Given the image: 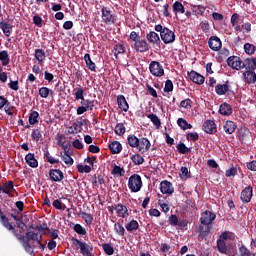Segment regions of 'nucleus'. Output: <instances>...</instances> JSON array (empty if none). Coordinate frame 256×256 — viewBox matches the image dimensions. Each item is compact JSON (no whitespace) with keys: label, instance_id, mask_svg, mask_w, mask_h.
Returning <instances> with one entry per match:
<instances>
[{"label":"nucleus","instance_id":"nucleus-1","mask_svg":"<svg viewBox=\"0 0 256 256\" xmlns=\"http://www.w3.org/2000/svg\"><path fill=\"white\" fill-rule=\"evenodd\" d=\"M143 187V180L139 174L131 175L128 179V189L131 193H139Z\"/></svg>","mask_w":256,"mask_h":256},{"label":"nucleus","instance_id":"nucleus-2","mask_svg":"<svg viewBox=\"0 0 256 256\" xmlns=\"http://www.w3.org/2000/svg\"><path fill=\"white\" fill-rule=\"evenodd\" d=\"M101 13H102V21L106 25H113L115 24V21H117V16L115 15V13H113V11H111V8L103 7L101 9Z\"/></svg>","mask_w":256,"mask_h":256},{"label":"nucleus","instance_id":"nucleus-3","mask_svg":"<svg viewBox=\"0 0 256 256\" xmlns=\"http://www.w3.org/2000/svg\"><path fill=\"white\" fill-rule=\"evenodd\" d=\"M149 71L154 77H163L165 75V69H163V65L157 61L150 62Z\"/></svg>","mask_w":256,"mask_h":256},{"label":"nucleus","instance_id":"nucleus-4","mask_svg":"<svg viewBox=\"0 0 256 256\" xmlns=\"http://www.w3.org/2000/svg\"><path fill=\"white\" fill-rule=\"evenodd\" d=\"M160 37L163 41V43H165V45H169L171 43H175V32H173V30L164 27L162 34H160Z\"/></svg>","mask_w":256,"mask_h":256},{"label":"nucleus","instance_id":"nucleus-5","mask_svg":"<svg viewBox=\"0 0 256 256\" xmlns=\"http://www.w3.org/2000/svg\"><path fill=\"white\" fill-rule=\"evenodd\" d=\"M244 63L241 61V58L237 56H230L227 59V65L228 67H231L232 69H235L236 71H241V69H244Z\"/></svg>","mask_w":256,"mask_h":256},{"label":"nucleus","instance_id":"nucleus-6","mask_svg":"<svg viewBox=\"0 0 256 256\" xmlns=\"http://www.w3.org/2000/svg\"><path fill=\"white\" fill-rule=\"evenodd\" d=\"M74 245H79V249L82 255L93 256V253H91V251H93V245H89L85 242H81V240L79 239L74 240Z\"/></svg>","mask_w":256,"mask_h":256},{"label":"nucleus","instance_id":"nucleus-7","mask_svg":"<svg viewBox=\"0 0 256 256\" xmlns=\"http://www.w3.org/2000/svg\"><path fill=\"white\" fill-rule=\"evenodd\" d=\"M214 219H217V215L209 210H206L201 213L200 223L202 225H211Z\"/></svg>","mask_w":256,"mask_h":256},{"label":"nucleus","instance_id":"nucleus-8","mask_svg":"<svg viewBox=\"0 0 256 256\" xmlns=\"http://www.w3.org/2000/svg\"><path fill=\"white\" fill-rule=\"evenodd\" d=\"M242 81L248 85H255L256 83V73L255 70H245L242 74Z\"/></svg>","mask_w":256,"mask_h":256},{"label":"nucleus","instance_id":"nucleus-9","mask_svg":"<svg viewBox=\"0 0 256 256\" xmlns=\"http://www.w3.org/2000/svg\"><path fill=\"white\" fill-rule=\"evenodd\" d=\"M208 47L211 49V51H221L223 44L219 37L211 36L208 40Z\"/></svg>","mask_w":256,"mask_h":256},{"label":"nucleus","instance_id":"nucleus-10","mask_svg":"<svg viewBox=\"0 0 256 256\" xmlns=\"http://www.w3.org/2000/svg\"><path fill=\"white\" fill-rule=\"evenodd\" d=\"M240 199L243 203H251V199H253V187H245L240 194Z\"/></svg>","mask_w":256,"mask_h":256},{"label":"nucleus","instance_id":"nucleus-11","mask_svg":"<svg viewBox=\"0 0 256 256\" xmlns=\"http://www.w3.org/2000/svg\"><path fill=\"white\" fill-rule=\"evenodd\" d=\"M160 191L163 195H173L175 188L171 182L164 180L160 183Z\"/></svg>","mask_w":256,"mask_h":256},{"label":"nucleus","instance_id":"nucleus-12","mask_svg":"<svg viewBox=\"0 0 256 256\" xmlns=\"http://www.w3.org/2000/svg\"><path fill=\"white\" fill-rule=\"evenodd\" d=\"M13 191H15V185L13 184V181H8L2 186L0 185V195L5 193L8 195V197H13Z\"/></svg>","mask_w":256,"mask_h":256},{"label":"nucleus","instance_id":"nucleus-13","mask_svg":"<svg viewBox=\"0 0 256 256\" xmlns=\"http://www.w3.org/2000/svg\"><path fill=\"white\" fill-rule=\"evenodd\" d=\"M203 130L209 135H215L217 133V124L213 120H206L203 124Z\"/></svg>","mask_w":256,"mask_h":256},{"label":"nucleus","instance_id":"nucleus-14","mask_svg":"<svg viewBox=\"0 0 256 256\" xmlns=\"http://www.w3.org/2000/svg\"><path fill=\"white\" fill-rule=\"evenodd\" d=\"M134 49L138 53H146V51H149V43H147L146 40L143 39H138L134 43Z\"/></svg>","mask_w":256,"mask_h":256},{"label":"nucleus","instance_id":"nucleus-15","mask_svg":"<svg viewBox=\"0 0 256 256\" xmlns=\"http://www.w3.org/2000/svg\"><path fill=\"white\" fill-rule=\"evenodd\" d=\"M137 149L140 153H147L151 149V142L147 138H141L138 140Z\"/></svg>","mask_w":256,"mask_h":256},{"label":"nucleus","instance_id":"nucleus-16","mask_svg":"<svg viewBox=\"0 0 256 256\" xmlns=\"http://www.w3.org/2000/svg\"><path fill=\"white\" fill-rule=\"evenodd\" d=\"M49 178L55 183H59L62 179H65V176L63 175V171L59 169H50Z\"/></svg>","mask_w":256,"mask_h":256},{"label":"nucleus","instance_id":"nucleus-17","mask_svg":"<svg viewBox=\"0 0 256 256\" xmlns=\"http://www.w3.org/2000/svg\"><path fill=\"white\" fill-rule=\"evenodd\" d=\"M116 211L117 217H121L122 219H126V217L129 215V209H127V206L119 203L116 204L114 207Z\"/></svg>","mask_w":256,"mask_h":256},{"label":"nucleus","instance_id":"nucleus-18","mask_svg":"<svg viewBox=\"0 0 256 256\" xmlns=\"http://www.w3.org/2000/svg\"><path fill=\"white\" fill-rule=\"evenodd\" d=\"M189 79L196 85H203L205 83V77L195 71L189 73Z\"/></svg>","mask_w":256,"mask_h":256},{"label":"nucleus","instance_id":"nucleus-19","mask_svg":"<svg viewBox=\"0 0 256 256\" xmlns=\"http://www.w3.org/2000/svg\"><path fill=\"white\" fill-rule=\"evenodd\" d=\"M71 153H73V150H65L64 152H60L62 161H64V163L69 166L73 165L74 163L73 158L71 157Z\"/></svg>","mask_w":256,"mask_h":256},{"label":"nucleus","instance_id":"nucleus-20","mask_svg":"<svg viewBox=\"0 0 256 256\" xmlns=\"http://www.w3.org/2000/svg\"><path fill=\"white\" fill-rule=\"evenodd\" d=\"M223 129L227 135H233L235 129H237V124L231 120H227L223 125Z\"/></svg>","mask_w":256,"mask_h":256},{"label":"nucleus","instance_id":"nucleus-21","mask_svg":"<svg viewBox=\"0 0 256 256\" xmlns=\"http://www.w3.org/2000/svg\"><path fill=\"white\" fill-rule=\"evenodd\" d=\"M25 161L29 167H32L33 169H36V167H39V162L35 159L34 153H28L25 156Z\"/></svg>","mask_w":256,"mask_h":256},{"label":"nucleus","instance_id":"nucleus-22","mask_svg":"<svg viewBox=\"0 0 256 256\" xmlns=\"http://www.w3.org/2000/svg\"><path fill=\"white\" fill-rule=\"evenodd\" d=\"M82 130H83V123H81V122H74L68 128V133H69V135H77V133H81Z\"/></svg>","mask_w":256,"mask_h":256},{"label":"nucleus","instance_id":"nucleus-23","mask_svg":"<svg viewBox=\"0 0 256 256\" xmlns=\"http://www.w3.org/2000/svg\"><path fill=\"white\" fill-rule=\"evenodd\" d=\"M220 115H224L225 117H229L233 113V108L231 105L227 104V102H224L220 105L219 108Z\"/></svg>","mask_w":256,"mask_h":256},{"label":"nucleus","instance_id":"nucleus-24","mask_svg":"<svg viewBox=\"0 0 256 256\" xmlns=\"http://www.w3.org/2000/svg\"><path fill=\"white\" fill-rule=\"evenodd\" d=\"M117 104H118L119 109H121V111H124L125 113H127V111H129V104L127 103V100L125 99V96L119 95L117 97Z\"/></svg>","mask_w":256,"mask_h":256},{"label":"nucleus","instance_id":"nucleus-25","mask_svg":"<svg viewBox=\"0 0 256 256\" xmlns=\"http://www.w3.org/2000/svg\"><path fill=\"white\" fill-rule=\"evenodd\" d=\"M215 93L216 95H225L226 93H229V82H226L225 84H217Z\"/></svg>","mask_w":256,"mask_h":256},{"label":"nucleus","instance_id":"nucleus-26","mask_svg":"<svg viewBox=\"0 0 256 256\" xmlns=\"http://www.w3.org/2000/svg\"><path fill=\"white\" fill-rule=\"evenodd\" d=\"M109 149L112 155H117L120 151H123V145L119 141H113L109 144Z\"/></svg>","mask_w":256,"mask_h":256},{"label":"nucleus","instance_id":"nucleus-27","mask_svg":"<svg viewBox=\"0 0 256 256\" xmlns=\"http://www.w3.org/2000/svg\"><path fill=\"white\" fill-rule=\"evenodd\" d=\"M244 69L245 70H250V71H255V69H256V57L247 58L244 61Z\"/></svg>","mask_w":256,"mask_h":256},{"label":"nucleus","instance_id":"nucleus-28","mask_svg":"<svg viewBox=\"0 0 256 256\" xmlns=\"http://www.w3.org/2000/svg\"><path fill=\"white\" fill-rule=\"evenodd\" d=\"M0 28L3 31L5 37H11V33L13 32V26L7 22H0Z\"/></svg>","mask_w":256,"mask_h":256},{"label":"nucleus","instance_id":"nucleus-29","mask_svg":"<svg viewBox=\"0 0 256 256\" xmlns=\"http://www.w3.org/2000/svg\"><path fill=\"white\" fill-rule=\"evenodd\" d=\"M34 57L40 65H43V63H45V59H46L45 50L36 49L34 51Z\"/></svg>","mask_w":256,"mask_h":256},{"label":"nucleus","instance_id":"nucleus-30","mask_svg":"<svg viewBox=\"0 0 256 256\" xmlns=\"http://www.w3.org/2000/svg\"><path fill=\"white\" fill-rule=\"evenodd\" d=\"M146 38L150 43H153V45L161 43V38H159V34H157L155 31L148 33Z\"/></svg>","mask_w":256,"mask_h":256},{"label":"nucleus","instance_id":"nucleus-31","mask_svg":"<svg viewBox=\"0 0 256 256\" xmlns=\"http://www.w3.org/2000/svg\"><path fill=\"white\" fill-rule=\"evenodd\" d=\"M84 61L86 63V67L90 70V71H97V65H95V63L93 62V60H91V55L89 53H86L84 55Z\"/></svg>","mask_w":256,"mask_h":256},{"label":"nucleus","instance_id":"nucleus-32","mask_svg":"<svg viewBox=\"0 0 256 256\" xmlns=\"http://www.w3.org/2000/svg\"><path fill=\"white\" fill-rule=\"evenodd\" d=\"M26 239H28V241H36V243L41 244L42 236L34 231H29L26 233Z\"/></svg>","mask_w":256,"mask_h":256},{"label":"nucleus","instance_id":"nucleus-33","mask_svg":"<svg viewBox=\"0 0 256 256\" xmlns=\"http://www.w3.org/2000/svg\"><path fill=\"white\" fill-rule=\"evenodd\" d=\"M0 61L2 67H7V65H9V53L7 50L0 51Z\"/></svg>","mask_w":256,"mask_h":256},{"label":"nucleus","instance_id":"nucleus-34","mask_svg":"<svg viewBox=\"0 0 256 256\" xmlns=\"http://www.w3.org/2000/svg\"><path fill=\"white\" fill-rule=\"evenodd\" d=\"M147 118L150 119V121L153 123V125L156 127V129L161 128V120L157 116V114H148Z\"/></svg>","mask_w":256,"mask_h":256},{"label":"nucleus","instance_id":"nucleus-35","mask_svg":"<svg viewBox=\"0 0 256 256\" xmlns=\"http://www.w3.org/2000/svg\"><path fill=\"white\" fill-rule=\"evenodd\" d=\"M209 233H211V226L203 224V226L199 227V235L202 239H204V237H207Z\"/></svg>","mask_w":256,"mask_h":256},{"label":"nucleus","instance_id":"nucleus-36","mask_svg":"<svg viewBox=\"0 0 256 256\" xmlns=\"http://www.w3.org/2000/svg\"><path fill=\"white\" fill-rule=\"evenodd\" d=\"M128 145L132 148H137L139 146V138L135 135H129L127 138Z\"/></svg>","mask_w":256,"mask_h":256},{"label":"nucleus","instance_id":"nucleus-37","mask_svg":"<svg viewBox=\"0 0 256 256\" xmlns=\"http://www.w3.org/2000/svg\"><path fill=\"white\" fill-rule=\"evenodd\" d=\"M173 12L175 13V15H177V13H185V6H183V3L176 1L173 4Z\"/></svg>","mask_w":256,"mask_h":256},{"label":"nucleus","instance_id":"nucleus-38","mask_svg":"<svg viewBox=\"0 0 256 256\" xmlns=\"http://www.w3.org/2000/svg\"><path fill=\"white\" fill-rule=\"evenodd\" d=\"M139 229V222L137 220H131L128 224H126V231L132 233V231H137Z\"/></svg>","mask_w":256,"mask_h":256},{"label":"nucleus","instance_id":"nucleus-39","mask_svg":"<svg viewBox=\"0 0 256 256\" xmlns=\"http://www.w3.org/2000/svg\"><path fill=\"white\" fill-rule=\"evenodd\" d=\"M217 249L219 253L227 255V243L223 240H217Z\"/></svg>","mask_w":256,"mask_h":256},{"label":"nucleus","instance_id":"nucleus-40","mask_svg":"<svg viewBox=\"0 0 256 256\" xmlns=\"http://www.w3.org/2000/svg\"><path fill=\"white\" fill-rule=\"evenodd\" d=\"M37 123H39V112L32 111L29 115V124L37 125Z\"/></svg>","mask_w":256,"mask_h":256},{"label":"nucleus","instance_id":"nucleus-41","mask_svg":"<svg viewBox=\"0 0 256 256\" xmlns=\"http://www.w3.org/2000/svg\"><path fill=\"white\" fill-rule=\"evenodd\" d=\"M81 105L85 107L88 111H93V108L95 107V101L91 99H84L81 101Z\"/></svg>","mask_w":256,"mask_h":256},{"label":"nucleus","instance_id":"nucleus-42","mask_svg":"<svg viewBox=\"0 0 256 256\" xmlns=\"http://www.w3.org/2000/svg\"><path fill=\"white\" fill-rule=\"evenodd\" d=\"M85 90L83 88H76V92L74 93V97L76 101H85Z\"/></svg>","mask_w":256,"mask_h":256},{"label":"nucleus","instance_id":"nucleus-43","mask_svg":"<svg viewBox=\"0 0 256 256\" xmlns=\"http://www.w3.org/2000/svg\"><path fill=\"white\" fill-rule=\"evenodd\" d=\"M114 231L120 237H123V235H125V227H123V225H121V223H119V222H116L114 224Z\"/></svg>","mask_w":256,"mask_h":256},{"label":"nucleus","instance_id":"nucleus-44","mask_svg":"<svg viewBox=\"0 0 256 256\" xmlns=\"http://www.w3.org/2000/svg\"><path fill=\"white\" fill-rule=\"evenodd\" d=\"M131 160L135 165H143L145 163V159L140 154L132 155Z\"/></svg>","mask_w":256,"mask_h":256},{"label":"nucleus","instance_id":"nucleus-45","mask_svg":"<svg viewBox=\"0 0 256 256\" xmlns=\"http://www.w3.org/2000/svg\"><path fill=\"white\" fill-rule=\"evenodd\" d=\"M102 249H103L104 253L109 256H111V255H113V253H115V249L109 243L102 244Z\"/></svg>","mask_w":256,"mask_h":256},{"label":"nucleus","instance_id":"nucleus-46","mask_svg":"<svg viewBox=\"0 0 256 256\" xmlns=\"http://www.w3.org/2000/svg\"><path fill=\"white\" fill-rule=\"evenodd\" d=\"M255 45L251 43L244 44V51L247 55H255Z\"/></svg>","mask_w":256,"mask_h":256},{"label":"nucleus","instance_id":"nucleus-47","mask_svg":"<svg viewBox=\"0 0 256 256\" xmlns=\"http://www.w3.org/2000/svg\"><path fill=\"white\" fill-rule=\"evenodd\" d=\"M93 187H99V185L105 184V178L102 175L95 176L92 180Z\"/></svg>","mask_w":256,"mask_h":256},{"label":"nucleus","instance_id":"nucleus-48","mask_svg":"<svg viewBox=\"0 0 256 256\" xmlns=\"http://www.w3.org/2000/svg\"><path fill=\"white\" fill-rule=\"evenodd\" d=\"M82 219H84L86 225H93V216L87 212L80 213Z\"/></svg>","mask_w":256,"mask_h":256},{"label":"nucleus","instance_id":"nucleus-49","mask_svg":"<svg viewBox=\"0 0 256 256\" xmlns=\"http://www.w3.org/2000/svg\"><path fill=\"white\" fill-rule=\"evenodd\" d=\"M114 55L117 58V55H123L125 53V45L124 44H116L114 46Z\"/></svg>","mask_w":256,"mask_h":256},{"label":"nucleus","instance_id":"nucleus-50","mask_svg":"<svg viewBox=\"0 0 256 256\" xmlns=\"http://www.w3.org/2000/svg\"><path fill=\"white\" fill-rule=\"evenodd\" d=\"M41 137H43V135L41 134V130L39 129L32 130L31 138L33 141H35L36 143H39Z\"/></svg>","mask_w":256,"mask_h":256},{"label":"nucleus","instance_id":"nucleus-51","mask_svg":"<svg viewBox=\"0 0 256 256\" xmlns=\"http://www.w3.org/2000/svg\"><path fill=\"white\" fill-rule=\"evenodd\" d=\"M205 6L203 5H193L192 6V11L195 13V15H203L205 13Z\"/></svg>","mask_w":256,"mask_h":256},{"label":"nucleus","instance_id":"nucleus-52","mask_svg":"<svg viewBox=\"0 0 256 256\" xmlns=\"http://www.w3.org/2000/svg\"><path fill=\"white\" fill-rule=\"evenodd\" d=\"M52 205L59 211H65L67 209V206L65 204H63V202H61V200H59V199L54 200Z\"/></svg>","mask_w":256,"mask_h":256},{"label":"nucleus","instance_id":"nucleus-53","mask_svg":"<svg viewBox=\"0 0 256 256\" xmlns=\"http://www.w3.org/2000/svg\"><path fill=\"white\" fill-rule=\"evenodd\" d=\"M50 92H51V89H49L48 87H41L38 90V93L40 97H42V99H47V97H49Z\"/></svg>","mask_w":256,"mask_h":256},{"label":"nucleus","instance_id":"nucleus-54","mask_svg":"<svg viewBox=\"0 0 256 256\" xmlns=\"http://www.w3.org/2000/svg\"><path fill=\"white\" fill-rule=\"evenodd\" d=\"M23 247L25 251L29 253V255H33V247H31V240L27 238L23 240Z\"/></svg>","mask_w":256,"mask_h":256},{"label":"nucleus","instance_id":"nucleus-55","mask_svg":"<svg viewBox=\"0 0 256 256\" xmlns=\"http://www.w3.org/2000/svg\"><path fill=\"white\" fill-rule=\"evenodd\" d=\"M112 175H116V177H123V175H125V170L121 168V166H114Z\"/></svg>","mask_w":256,"mask_h":256},{"label":"nucleus","instance_id":"nucleus-56","mask_svg":"<svg viewBox=\"0 0 256 256\" xmlns=\"http://www.w3.org/2000/svg\"><path fill=\"white\" fill-rule=\"evenodd\" d=\"M1 222L2 225H4L6 229H8V231H13V229H15L13 225L9 223V218L5 217L4 215L1 216Z\"/></svg>","mask_w":256,"mask_h":256},{"label":"nucleus","instance_id":"nucleus-57","mask_svg":"<svg viewBox=\"0 0 256 256\" xmlns=\"http://www.w3.org/2000/svg\"><path fill=\"white\" fill-rule=\"evenodd\" d=\"M73 229L78 235H87V230L81 224H75Z\"/></svg>","mask_w":256,"mask_h":256},{"label":"nucleus","instance_id":"nucleus-58","mask_svg":"<svg viewBox=\"0 0 256 256\" xmlns=\"http://www.w3.org/2000/svg\"><path fill=\"white\" fill-rule=\"evenodd\" d=\"M116 135H125V125L123 123H118L114 129Z\"/></svg>","mask_w":256,"mask_h":256},{"label":"nucleus","instance_id":"nucleus-59","mask_svg":"<svg viewBox=\"0 0 256 256\" xmlns=\"http://www.w3.org/2000/svg\"><path fill=\"white\" fill-rule=\"evenodd\" d=\"M177 151L181 153V155H185V153H189L190 149L187 148L185 143H180L177 145Z\"/></svg>","mask_w":256,"mask_h":256},{"label":"nucleus","instance_id":"nucleus-60","mask_svg":"<svg viewBox=\"0 0 256 256\" xmlns=\"http://www.w3.org/2000/svg\"><path fill=\"white\" fill-rule=\"evenodd\" d=\"M189 168L187 167H181L180 169V177L182 179H189L191 177V175H189Z\"/></svg>","mask_w":256,"mask_h":256},{"label":"nucleus","instance_id":"nucleus-61","mask_svg":"<svg viewBox=\"0 0 256 256\" xmlns=\"http://www.w3.org/2000/svg\"><path fill=\"white\" fill-rule=\"evenodd\" d=\"M186 139L188 141H197L199 139V133H197V132H189L186 135Z\"/></svg>","mask_w":256,"mask_h":256},{"label":"nucleus","instance_id":"nucleus-62","mask_svg":"<svg viewBox=\"0 0 256 256\" xmlns=\"http://www.w3.org/2000/svg\"><path fill=\"white\" fill-rule=\"evenodd\" d=\"M226 177H235L237 175V167L232 166L225 172Z\"/></svg>","mask_w":256,"mask_h":256},{"label":"nucleus","instance_id":"nucleus-63","mask_svg":"<svg viewBox=\"0 0 256 256\" xmlns=\"http://www.w3.org/2000/svg\"><path fill=\"white\" fill-rule=\"evenodd\" d=\"M173 91V81L166 80L165 87H164V93H171Z\"/></svg>","mask_w":256,"mask_h":256},{"label":"nucleus","instance_id":"nucleus-64","mask_svg":"<svg viewBox=\"0 0 256 256\" xmlns=\"http://www.w3.org/2000/svg\"><path fill=\"white\" fill-rule=\"evenodd\" d=\"M239 251H240V256H255L251 254V250H248V248L245 246L240 247Z\"/></svg>","mask_w":256,"mask_h":256}]
</instances>
